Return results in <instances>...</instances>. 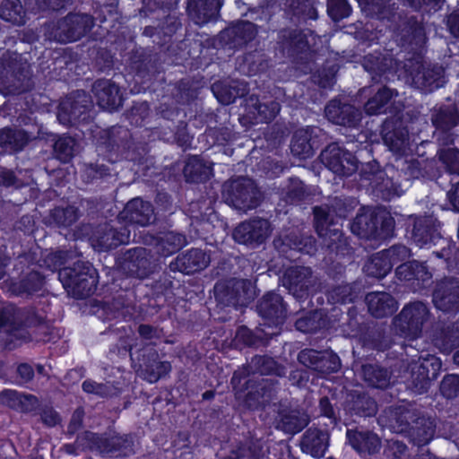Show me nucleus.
<instances>
[{"instance_id": "nucleus-1", "label": "nucleus", "mask_w": 459, "mask_h": 459, "mask_svg": "<svg viewBox=\"0 0 459 459\" xmlns=\"http://www.w3.org/2000/svg\"><path fill=\"white\" fill-rule=\"evenodd\" d=\"M140 17L151 21L143 28V35L152 39L160 52H168L176 65L188 63L191 65L207 66L213 58H206L210 51L216 50L213 41L204 43L201 39L187 38L178 40V33L182 30L179 17L170 14H160L158 10L146 7L140 10Z\"/></svg>"}, {"instance_id": "nucleus-2", "label": "nucleus", "mask_w": 459, "mask_h": 459, "mask_svg": "<svg viewBox=\"0 0 459 459\" xmlns=\"http://www.w3.org/2000/svg\"><path fill=\"white\" fill-rule=\"evenodd\" d=\"M34 327L43 330L44 336L39 339L40 341H50L49 325L46 316L40 315L35 307H0V328L6 329L5 335L0 339V345L4 350L13 351L20 347L22 342L31 341L30 334L24 331Z\"/></svg>"}, {"instance_id": "nucleus-3", "label": "nucleus", "mask_w": 459, "mask_h": 459, "mask_svg": "<svg viewBox=\"0 0 459 459\" xmlns=\"http://www.w3.org/2000/svg\"><path fill=\"white\" fill-rule=\"evenodd\" d=\"M96 149L109 160L124 159L138 166L144 171L148 169L149 144L143 141H136L128 128L114 126L100 130L95 135Z\"/></svg>"}, {"instance_id": "nucleus-4", "label": "nucleus", "mask_w": 459, "mask_h": 459, "mask_svg": "<svg viewBox=\"0 0 459 459\" xmlns=\"http://www.w3.org/2000/svg\"><path fill=\"white\" fill-rule=\"evenodd\" d=\"M440 230V222L431 215H411L406 223V234L417 247L430 248L440 243L442 247L433 252L435 255L444 259L447 267L456 266L459 250L454 241L441 235Z\"/></svg>"}, {"instance_id": "nucleus-5", "label": "nucleus", "mask_w": 459, "mask_h": 459, "mask_svg": "<svg viewBox=\"0 0 459 459\" xmlns=\"http://www.w3.org/2000/svg\"><path fill=\"white\" fill-rule=\"evenodd\" d=\"M250 375L249 366L234 370L230 385L235 398L248 410L264 409L273 400L274 386L267 379H255Z\"/></svg>"}, {"instance_id": "nucleus-6", "label": "nucleus", "mask_w": 459, "mask_h": 459, "mask_svg": "<svg viewBox=\"0 0 459 459\" xmlns=\"http://www.w3.org/2000/svg\"><path fill=\"white\" fill-rule=\"evenodd\" d=\"M5 282L10 293L16 297L30 298L42 291L46 276L38 268L36 254L29 252L20 255Z\"/></svg>"}, {"instance_id": "nucleus-7", "label": "nucleus", "mask_w": 459, "mask_h": 459, "mask_svg": "<svg viewBox=\"0 0 459 459\" xmlns=\"http://www.w3.org/2000/svg\"><path fill=\"white\" fill-rule=\"evenodd\" d=\"M353 234L367 240H387L394 237L395 221L384 209L361 206L351 226Z\"/></svg>"}, {"instance_id": "nucleus-8", "label": "nucleus", "mask_w": 459, "mask_h": 459, "mask_svg": "<svg viewBox=\"0 0 459 459\" xmlns=\"http://www.w3.org/2000/svg\"><path fill=\"white\" fill-rule=\"evenodd\" d=\"M348 316L347 327L350 334L358 340L362 349L380 353L391 348L392 341L384 327L359 315L355 307L349 308Z\"/></svg>"}, {"instance_id": "nucleus-9", "label": "nucleus", "mask_w": 459, "mask_h": 459, "mask_svg": "<svg viewBox=\"0 0 459 459\" xmlns=\"http://www.w3.org/2000/svg\"><path fill=\"white\" fill-rule=\"evenodd\" d=\"M316 36L315 31L308 28H281L276 31L273 46L274 55L292 63H299L310 52V39H314Z\"/></svg>"}, {"instance_id": "nucleus-10", "label": "nucleus", "mask_w": 459, "mask_h": 459, "mask_svg": "<svg viewBox=\"0 0 459 459\" xmlns=\"http://www.w3.org/2000/svg\"><path fill=\"white\" fill-rule=\"evenodd\" d=\"M58 279L64 289L74 299H83L91 296L99 282V273L92 264L77 261L61 268Z\"/></svg>"}, {"instance_id": "nucleus-11", "label": "nucleus", "mask_w": 459, "mask_h": 459, "mask_svg": "<svg viewBox=\"0 0 459 459\" xmlns=\"http://www.w3.org/2000/svg\"><path fill=\"white\" fill-rule=\"evenodd\" d=\"M126 62L127 74H123L126 76L124 81L127 83V87L131 86V81L134 82V85L130 88V91L134 94L144 91L149 88V85L145 84L152 79L158 69L156 59L152 51L135 46L128 53Z\"/></svg>"}, {"instance_id": "nucleus-12", "label": "nucleus", "mask_w": 459, "mask_h": 459, "mask_svg": "<svg viewBox=\"0 0 459 459\" xmlns=\"http://www.w3.org/2000/svg\"><path fill=\"white\" fill-rule=\"evenodd\" d=\"M56 117L60 124L78 127L94 119L91 96L84 90H76L66 95L58 104Z\"/></svg>"}, {"instance_id": "nucleus-13", "label": "nucleus", "mask_w": 459, "mask_h": 459, "mask_svg": "<svg viewBox=\"0 0 459 459\" xmlns=\"http://www.w3.org/2000/svg\"><path fill=\"white\" fill-rule=\"evenodd\" d=\"M213 291L217 307L227 312L247 307L254 300L251 282L246 279L218 281Z\"/></svg>"}, {"instance_id": "nucleus-14", "label": "nucleus", "mask_w": 459, "mask_h": 459, "mask_svg": "<svg viewBox=\"0 0 459 459\" xmlns=\"http://www.w3.org/2000/svg\"><path fill=\"white\" fill-rule=\"evenodd\" d=\"M221 195L226 204L243 212L255 209L261 204V192L255 180L247 177L224 182Z\"/></svg>"}, {"instance_id": "nucleus-15", "label": "nucleus", "mask_w": 459, "mask_h": 459, "mask_svg": "<svg viewBox=\"0 0 459 459\" xmlns=\"http://www.w3.org/2000/svg\"><path fill=\"white\" fill-rule=\"evenodd\" d=\"M429 316L430 309L428 304L420 300H414L404 305L394 318L393 324L401 337L415 340L421 335L423 325Z\"/></svg>"}, {"instance_id": "nucleus-16", "label": "nucleus", "mask_w": 459, "mask_h": 459, "mask_svg": "<svg viewBox=\"0 0 459 459\" xmlns=\"http://www.w3.org/2000/svg\"><path fill=\"white\" fill-rule=\"evenodd\" d=\"M404 69L412 83L425 92H432L445 84V71L440 65L426 66L422 61L408 60Z\"/></svg>"}, {"instance_id": "nucleus-17", "label": "nucleus", "mask_w": 459, "mask_h": 459, "mask_svg": "<svg viewBox=\"0 0 459 459\" xmlns=\"http://www.w3.org/2000/svg\"><path fill=\"white\" fill-rule=\"evenodd\" d=\"M126 79L123 74H114L112 79H97L91 91L94 94L98 106L103 110L115 111L123 104L121 89L132 88L122 84L121 80Z\"/></svg>"}, {"instance_id": "nucleus-18", "label": "nucleus", "mask_w": 459, "mask_h": 459, "mask_svg": "<svg viewBox=\"0 0 459 459\" xmlns=\"http://www.w3.org/2000/svg\"><path fill=\"white\" fill-rule=\"evenodd\" d=\"M159 113L162 118L172 123L174 141L183 151L191 148L193 136L187 132V114L184 102L161 103Z\"/></svg>"}, {"instance_id": "nucleus-19", "label": "nucleus", "mask_w": 459, "mask_h": 459, "mask_svg": "<svg viewBox=\"0 0 459 459\" xmlns=\"http://www.w3.org/2000/svg\"><path fill=\"white\" fill-rule=\"evenodd\" d=\"M325 166L339 177H351L359 169V161L355 153L337 143L328 144L321 152Z\"/></svg>"}, {"instance_id": "nucleus-20", "label": "nucleus", "mask_w": 459, "mask_h": 459, "mask_svg": "<svg viewBox=\"0 0 459 459\" xmlns=\"http://www.w3.org/2000/svg\"><path fill=\"white\" fill-rule=\"evenodd\" d=\"M361 176L369 182L372 194L376 197L388 202L400 195V183L394 181L393 177L387 176L386 171L380 169L378 162L362 165Z\"/></svg>"}, {"instance_id": "nucleus-21", "label": "nucleus", "mask_w": 459, "mask_h": 459, "mask_svg": "<svg viewBox=\"0 0 459 459\" xmlns=\"http://www.w3.org/2000/svg\"><path fill=\"white\" fill-rule=\"evenodd\" d=\"M409 368L413 388L420 394H424L429 390L431 381L438 377L442 360L436 355L427 354L425 357L420 356L418 361H412Z\"/></svg>"}, {"instance_id": "nucleus-22", "label": "nucleus", "mask_w": 459, "mask_h": 459, "mask_svg": "<svg viewBox=\"0 0 459 459\" xmlns=\"http://www.w3.org/2000/svg\"><path fill=\"white\" fill-rule=\"evenodd\" d=\"M346 445L361 459H370L378 455L382 448V439L375 431L362 427L347 428Z\"/></svg>"}, {"instance_id": "nucleus-23", "label": "nucleus", "mask_w": 459, "mask_h": 459, "mask_svg": "<svg viewBox=\"0 0 459 459\" xmlns=\"http://www.w3.org/2000/svg\"><path fill=\"white\" fill-rule=\"evenodd\" d=\"M298 361L323 376L338 372L342 366L339 356L328 350L303 349L298 354Z\"/></svg>"}, {"instance_id": "nucleus-24", "label": "nucleus", "mask_w": 459, "mask_h": 459, "mask_svg": "<svg viewBox=\"0 0 459 459\" xmlns=\"http://www.w3.org/2000/svg\"><path fill=\"white\" fill-rule=\"evenodd\" d=\"M395 277L413 291H420L432 283V273L429 271L427 262L417 260L397 265Z\"/></svg>"}, {"instance_id": "nucleus-25", "label": "nucleus", "mask_w": 459, "mask_h": 459, "mask_svg": "<svg viewBox=\"0 0 459 459\" xmlns=\"http://www.w3.org/2000/svg\"><path fill=\"white\" fill-rule=\"evenodd\" d=\"M437 309L446 314L459 312V278L446 277L437 282L432 293Z\"/></svg>"}, {"instance_id": "nucleus-26", "label": "nucleus", "mask_w": 459, "mask_h": 459, "mask_svg": "<svg viewBox=\"0 0 459 459\" xmlns=\"http://www.w3.org/2000/svg\"><path fill=\"white\" fill-rule=\"evenodd\" d=\"M117 220L125 226L146 227L156 220L154 207L141 197L131 199L118 213Z\"/></svg>"}, {"instance_id": "nucleus-27", "label": "nucleus", "mask_w": 459, "mask_h": 459, "mask_svg": "<svg viewBox=\"0 0 459 459\" xmlns=\"http://www.w3.org/2000/svg\"><path fill=\"white\" fill-rule=\"evenodd\" d=\"M325 115L329 122L346 128H358L362 115L359 108L338 98H333L325 105Z\"/></svg>"}, {"instance_id": "nucleus-28", "label": "nucleus", "mask_w": 459, "mask_h": 459, "mask_svg": "<svg viewBox=\"0 0 459 459\" xmlns=\"http://www.w3.org/2000/svg\"><path fill=\"white\" fill-rule=\"evenodd\" d=\"M269 235L270 222L260 217L242 221L232 233L236 242L247 246H259L265 241Z\"/></svg>"}, {"instance_id": "nucleus-29", "label": "nucleus", "mask_w": 459, "mask_h": 459, "mask_svg": "<svg viewBox=\"0 0 459 459\" xmlns=\"http://www.w3.org/2000/svg\"><path fill=\"white\" fill-rule=\"evenodd\" d=\"M120 266L124 273H131L145 281L153 273L155 264L150 251L144 247H134L126 250L122 256Z\"/></svg>"}, {"instance_id": "nucleus-30", "label": "nucleus", "mask_w": 459, "mask_h": 459, "mask_svg": "<svg viewBox=\"0 0 459 459\" xmlns=\"http://www.w3.org/2000/svg\"><path fill=\"white\" fill-rule=\"evenodd\" d=\"M312 269L307 266H290L283 273V286L299 301L306 300L309 296Z\"/></svg>"}, {"instance_id": "nucleus-31", "label": "nucleus", "mask_w": 459, "mask_h": 459, "mask_svg": "<svg viewBox=\"0 0 459 459\" xmlns=\"http://www.w3.org/2000/svg\"><path fill=\"white\" fill-rule=\"evenodd\" d=\"M287 307L281 295L268 291L259 299L256 308L259 316L269 325H280L287 317Z\"/></svg>"}, {"instance_id": "nucleus-32", "label": "nucleus", "mask_w": 459, "mask_h": 459, "mask_svg": "<svg viewBox=\"0 0 459 459\" xmlns=\"http://www.w3.org/2000/svg\"><path fill=\"white\" fill-rule=\"evenodd\" d=\"M342 406L345 414L351 417L370 418L378 411L377 401L368 393L359 390L349 391Z\"/></svg>"}, {"instance_id": "nucleus-33", "label": "nucleus", "mask_w": 459, "mask_h": 459, "mask_svg": "<svg viewBox=\"0 0 459 459\" xmlns=\"http://www.w3.org/2000/svg\"><path fill=\"white\" fill-rule=\"evenodd\" d=\"M257 35V25L240 20L220 33L221 40L230 48H240L252 42Z\"/></svg>"}, {"instance_id": "nucleus-34", "label": "nucleus", "mask_w": 459, "mask_h": 459, "mask_svg": "<svg viewBox=\"0 0 459 459\" xmlns=\"http://www.w3.org/2000/svg\"><path fill=\"white\" fill-rule=\"evenodd\" d=\"M92 26L93 19L87 13H69L58 22L63 40L66 42L80 40L91 31Z\"/></svg>"}, {"instance_id": "nucleus-35", "label": "nucleus", "mask_w": 459, "mask_h": 459, "mask_svg": "<svg viewBox=\"0 0 459 459\" xmlns=\"http://www.w3.org/2000/svg\"><path fill=\"white\" fill-rule=\"evenodd\" d=\"M144 285L143 299H147L149 303L153 299L151 306L163 307L174 294V277L169 272H163L158 278L145 280Z\"/></svg>"}, {"instance_id": "nucleus-36", "label": "nucleus", "mask_w": 459, "mask_h": 459, "mask_svg": "<svg viewBox=\"0 0 459 459\" xmlns=\"http://www.w3.org/2000/svg\"><path fill=\"white\" fill-rule=\"evenodd\" d=\"M323 132L317 126H307L297 130L290 141L291 153L302 160H306L314 155L315 149L318 148L316 138Z\"/></svg>"}, {"instance_id": "nucleus-37", "label": "nucleus", "mask_w": 459, "mask_h": 459, "mask_svg": "<svg viewBox=\"0 0 459 459\" xmlns=\"http://www.w3.org/2000/svg\"><path fill=\"white\" fill-rule=\"evenodd\" d=\"M210 263V255L200 248H191L178 255L169 264V271L192 274L206 268Z\"/></svg>"}, {"instance_id": "nucleus-38", "label": "nucleus", "mask_w": 459, "mask_h": 459, "mask_svg": "<svg viewBox=\"0 0 459 459\" xmlns=\"http://www.w3.org/2000/svg\"><path fill=\"white\" fill-rule=\"evenodd\" d=\"M432 342L444 354H450L459 348V320L451 324L437 323L433 328Z\"/></svg>"}, {"instance_id": "nucleus-39", "label": "nucleus", "mask_w": 459, "mask_h": 459, "mask_svg": "<svg viewBox=\"0 0 459 459\" xmlns=\"http://www.w3.org/2000/svg\"><path fill=\"white\" fill-rule=\"evenodd\" d=\"M394 359H386L385 366L378 363H366L361 367L364 381L371 387L386 389L391 385V377L394 373L393 367L395 366Z\"/></svg>"}, {"instance_id": "nucleus-40", "label": "nucleus", "mask_w": 459, "mask_h": 459, "mask_svg": "<svg viewBox=\"0 0 459 459\" xmlns=\"http://www.w3.org/2000/svg\"><path fill=\"white\" fill-rule=\"evenodd\" d=\"M137 359L139 366L143 368L148 381L151 383L166 377L171 371L170 362L160 360L158 352L152 349L141 350Z\"/></svg>"}, {"instance_id": "nucleus-41", "label": "nucleus", "mask_w": 459, "mask_h": 459, "mask_svg": "<svg viewBox=\"0 0 459 459\" xmlns=\"http://www.w3.org/2000/svg\"><path fill=\"white\" fill-rule=\"evenodd\" d=\"M144 288H146V285H144L143 280L126 273L116 277L111 287L112 290L117 293V298L126 299L130 302L141 301Z\"/></svg>"}, {"instance_id": "nucleus-42", "label": "nucleus", "mask_w": 459, "mask_h": 459, "mask_svg": "<svg viewBox=\"0 0 459 459\" xmlns=\"http://www.w3.org/2000/svg\"><path fill=\"white\" fill-rule=\"evenodd\" d=\"M221 6L218 0H188L186 12L195 24L202 26L217 20Z\"/></svg>"}, {"instance_id": "nucleus-43", "label": "nucleus", "mask_w": 459, "mask_h": 459, "mask_svg": "<svg viewBox=\"0 0 459 459\" xmlns=\"http://www.w3.org/2000/svg\"><path fill=\"white\" fill-rule=\"evenodd\" d=\"M95 242L101 251L113 250L130 242V230L126 226L116 229L106 224L97 230Z\"/></svg>"}, {"instance_id": "nucleus-44", "label": "nucleus", "mask_w": 459, "mask_h": 459, "mask_svg": "<svg viewBox=\"0 0 459 459\" xmlns=\"http://www.w3.org/2000/svg\"><path fill=\"white\" fill-rule=\"evenodd\" d=\"M365 301L369 314L375 318H384L394 314L397 300L388 292L372 291L366 295Z\"/></svg>"}, {"instance_id": "nucleus-45", "label": "nucleus", "mask_w": 459, "mask_h": 459, "mask_svg": "<svg viewBox=\"0 0 459 459\" xmlns=\"http://www.w3.org/2000/svg\"><path fill=\"white\" fill-rule=\"evenodd\" d=\"M381 135L385 144L392 152H400L407 144L409 132L402 121L385 119L381 126Z\"/></svg>"}, {"instance_id": "nucleus-46", "label": "nucleus", "mask_w": 459, "mask_h": 459, "mask_svg": "<svg viewBox=\"0 0 459 459\" xmlns=\"http://www.w3.org/2000/svg\"><path fill=\"white\" fill-rule=\"evenodd\" d=\"M435 432V420L425 415H417L412 420L408 437L413 446L421 447L428 445L434 438Z\"/></svg>"}, {"instance_id": "nucleus-47", "label": "nucleus", "mask_w": 459, "mask_h": 459, "mask_svg": "<svg viewBox=\"0 0 459 459\" xmlns=\"http://www.w3.org/2000/svg\"><path fill=\"white\" fill-rule=\"evenodd\" d=\"M98 440L96 450L101 454H117L123 456H128L134 453V443L127 437L106 435H91Z\"/></svg>"}, {"instance_id": "nucleus-48", "label": "nucleus", "mask_w": 459, "mask_h": 459, "mask_svg": "<svg viewBox=\"0 0 459 459\" xmlns=\"http://www.w3.org/2000/svg\"><path fill=\"white\" fill-rule=\"evenodd\" d=\"M329 434L317 428H308L301 438L303 452L314 457L324 456L328 447Z\"/></svg>"}, {"instance_id": "nucleus-49", "label": "nucleus", "mask_w": 459, "mask_h": 459, "mask_svg": "<svg viewBox=\"0 0 459 459\" xmlns=\"http://www.w3.org/2000/svg\"><path fill=\"white\" fill-rule=\"evenodd\" d=\"M30 141L29 133L22 128L5 126L0 129V148L9 153L22 152Z\"/></svg>"}, {"instance_id": "nucleus-50", "label": "nucleus", "mask_w": 459, "mask_h": 459, "mask_svg": "<svg viewBox=\"0 0 459 459\" xmlns=\"http://www.w3.org/2000/svg\"><path fill=\"white\" fill-rule=\"evenodd\" d=\"M399 177H402L404 180L428 178V179H437L440 177V173L437 170H434L433 163H422L418 159L404 160L402 162L400 169Z\"/></svg>"}, {"instance_id": "nucleus-51", "label": "nucleus", "mask_w": 459, "mask_h": 459, "mask_svg": "<svg viewBox=\"0 0 459 459\" xmlns=\"http://www.w3.org/2000/svg\"><path fill=\"white\" fill-rule=\"evenodd\" d=\"M387 415V420H385L384 415H380L378 422L388 428L395 429L397 432L406 433L410 432V429L412 425V420L417 415L409 410L402 409L401 407L390 408L385 411Z\"/></svg>"}, {"instance_id": "nucleus-52", "label": "nucleus", "mask_w": 459, "mask_h": 459, "mask_svg": "<svg viewBox=\"0 0 459 459\" xmlns=\"http://www.w3.org/2000/svg\"><path fill=\"white\" fill-rule=\"evenodd\" d=\"M316 241L312 236L296 235L294 233L287 234L281 245L280 252L285 254L288 257V252L313 255L316 254Z\"/></svg>"}, {"instance_id": "nucleus-53", "label": "nucleus", "mask_w": 459, "mask_h": 459, "mask_svg": "<svg viewBox=\"0 0 459 459\" xmlns=\"http://www.w3.org/2000/svg\"><path fill=\"white\" fill-rule=\"evenodd\" d=\"M247 105L256 122L262 124L271 123L281 110V105L276 100L261 102L258 97L254 95L247 100Z\"/></svg>"}, {"instance_id": "nucleus-54", "label": "nucleus", "mask_w": 459, "mask_h": 459, "mask_svg": "<svg viewBox=\"0 0 459 459\" xmlns=\"http://www.w3.org/2000/svg\"><path fill=\"white\" fill-rule=\"evenodd\" d=\"M396 60L380 51L368 53L363 57V67L366 71L378 76L391 74L394 70Z\"/></svg>"}, {"instance_id": "nucleus-55", "label": "nucleus", "mask_w": 459, "mask_h": 459, "mask_svg": "<svg viewBox=\"0 0 459 459\" xmlns=\"http://www.w3.org/2000/svg\"><path fill=\"white\" fill-rule=\"evenodd\" d=\"M0 402L14 411L29 412L38 399L33 394H22L16 390L4 389L0 392Z\"/></svg>"}, {"instance_id": "nucleus-56", "label": "nucleus", "mask_w": 459, "mask_h": 459, "mask_svg": "<svg viewBox=\"0 0 459 459\" xmlns=\"http://www.w3.org/2000/svg\"><path fill=\"white\" fill-rule=\"evenodd\" d=\"M332 213L331 206L313 207L314 228L320 238L329 235L333 229L342 227Z\"/></svg>"}, {"instance_id": "nucleus-57", "label": "nucleus", "mask_w": 459, "mask_h": 459, "mask_svg": "<svg viewBox=\"0 0 459 459\" xmlns=\"http://www.w3.org/2000/svg\"><path fill=\"white\" fill-rule=\"evenodd\" d=\"M211 167L207 166L203 159L197 155L187 158L183 169L186 181L188 183H204L210 178Z\"/></svg>"}, {"instance_id": "nucleus-58", "label": "nucleus", "mask_w": 459, "mask_h": 459, "mask_svg": "<svg viewBox=\"0 0 459 459\" xmlns=\"http://www.w3.org/2000/svg\"><path fill=\"white\" fill-rule=\"evenodd\" d=\"M397 95V91L387 86H382L364 104V111L368 116L385 114L387 105Z\"/></svg>"}, {"instance_id": "nucleus-59", "label": "nucleus", "mask_w": 459, "mask_h": 459, "mask_svg": "<svg viewBox=\"0 0 459 459\" xmlns=\"http://www.w3.org/2000/svg\"><path fill=\"white\" fill-rule=\"evenodd\" d=\"M186 244V236L182 233L168 231L155 238L157 252L165 257L178 252Z\"/></svg>"}, {"instance_id": "nucleus-60", "label": "nucleus", "mask_w": 459, "mask_h": 459, "mask_svg": "<svg viewBox=\"0 0 459 459\" xmlns=\"http://www.w3.org/2000/svg\"><path fill=\"white\" fill-rule=\"evenodd\" d=\"M321 238L328 251L336 256L344 257L351 253L350 241L341 227L333 229L329 235Z\"/></svg>"}, {"instance_id": "nucleus-61", "label": "nucleus", "mask_w": 459, "mask_h": 459, "mask_svg": "<svg viewBox=\"0 0 459 459\" xmlns=\"http://www.w3.org/2000/svg\"><path fill=\"white\" fill-rule=\"evenodd\" d=\"M391 1L392 0H358V3L367 16L380 21H390L394 14Z\"/></svg>"}, {"instance_id": "nucleus-62", "label": "nucleus", "mask_w": 459, "mask_h": 459, "mask_svg": "<svg viewBox=\"0 0 459 459\" xmlns=\"http://www.w3.org/2000/svg\"><path fill=\"white\" fill-rule=\"evenodd\" d=\"M363 270L368 277L383 279L392 271V264L387 259L385 250H381L368 258Z\"/></svg>"}, {"instance_id": "nucleus-63", "label": "nucleus", "mask_w": 459, "mask_h": 459, "mask_svg": "<svg viewBox=\"0 0 459 459\" xmlns=\"http://www.w3.org/2000/svg\"><path fill=\"white\" fill-rule=\"evenodd\" d=\"M0 18L14 25L26 23V11L20 0H3L0 4Z\"/></svg>"}, {"instance_id": "nucleus-64", "label": "nucleus", "mask_w": 459, "mask_h": 459, "mask_svg": "<svg viewBox=\"0 0 459 459\" xmlns=\"http://www.w3.org/2000/svg\"><path fill=\"white\" fill-rule=\"evenodd\" d=\"M435 128L455 127L459 124V110L455 104L441 105L432 114Z\"/></svg>"}]
</instances>
